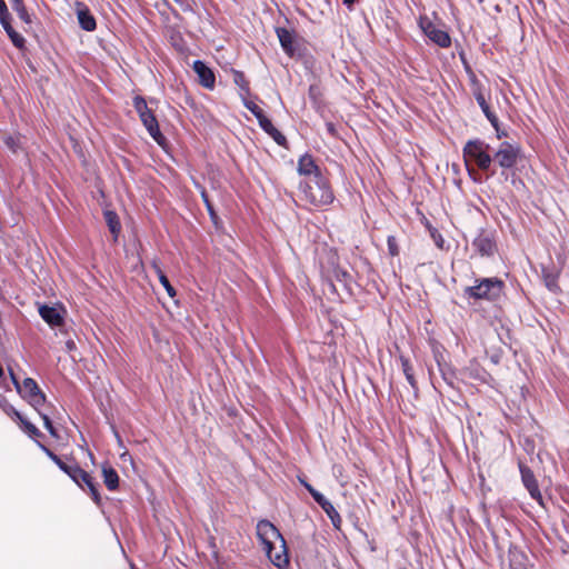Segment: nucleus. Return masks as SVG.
Wrapping results in <instances>:
<instances>
[{"label": "nucleus", "instance_id": "f257e3e1", "mask_svg": "<svg viewBox=\"0 0 569 569\" xmlns=\"http://www.w3.org/2000/svg\"><path fill=\"white\" fill-rule=\"evenodd\" d=\"M257 536L271 563L278 569H286L289 566V555L280 531L269 520L263 519L257 523Z\"/></svg>", "mask_w": 569, "mask_h": 569}, {"label": "nucleus", "instance_id": "39448f33", "mask_svg": "<svg viewBox=\"0 0 569 569\" xmlns=\"http://www.w3.org/2000/svg\"><path fill=\"white\" fill-rule=\"evenodd\" d=\"M489 146L481 140H470L463 148L467 160H473L481 170H488L492 158L488 152Z\"/></svg>", "mask_w": 569, "mask_h": 569}, {"label": "nucleus", "instance_id": "4c0bfd02", "mask_svg": "<svg viewBox=\"0 0 569 569\" xmlns=\"http://www.w3.org/2000/svg\"><path fill=\"white\" fill-rule=\"evenodd\" d=\"M0 23L6 31L9 29V27H12L10 23V13L8 10H6L3 14L0 13Z\"/></svg>", "mask_w": 569, "mask_h": 569}, {"label": "nucleus", "instance_id": "f03ea898", "mask_svg": "<svg viewBox=\"0 0 569 569\" xmlns=\"http://www.w3.org/2000/svg\"><path fill=\"white\" fill-rule=\"evenodd\" d=\"M299 189L302 199L315 207L330 204L335 199L333 192L322 174H313L310 179H305L300 182Z\"/></svg>", "mask_w": 569, "mask_h": 569}, {"label": "nucleus", "instance_id": "0eeeda50", "mask_svg": "<svg viewBox=\"0 0 569 569\" xmlns=\"http://www.w3.org/2000/svg\"><path fill=\"white\" fill-rule=\"evenodd\" d=\"M519 152L520 150L517 146L505 141L499 146L497 152L495 153V159L501 168L509 169L517 163Z\"/></svg>", "mask_w": 569, "mask_h": 569}, {"label": "nucleus", "instance_id": "6e6552de", "mask_svg": "<svg viewBox=\"0 0 569 569\" xmlns=\"http://www.w3.org/2000/svg\"><path fill=\"white\" fill-rule=\"evenodd\" d=\"M519 470L521 475V481L525 488L528 490L530 497L542 506V495L532 470L521 462H519Z\"/></svg>", "mask_w": 569, "mask_h": 569}, {"label": "nucleus", "instance_id": "4468645a", "mask_svg": "<svg viewBox=\"0 0 569 569\" xmlns=\"http://www.w3.org/2000/svg\"><path fill=\"white\" fill-rule=\"evenodd\" d=\"M260 128L268 133L279 146H286V137L272 124L271 120L264 114L258 119Z\"/></svg>", "mask_w": 569, "mask_h": 569}, {"label": "nucleus", "instance_id": "bb28decb", "mask_svg": "<svg viewBox=\"0 0 569 569\" xmlns=\"http://www.w3.org/2000/svg\"><path fill=\"white\" fill-rule=\"evenodd\" d=\"M242 102L244 107L257 118L264 116L262 109L256 104L253 101L249 100L247 97H243V93H240Z\"/></svg>", "mask_w": 569, "mask_h": 569}, {"label": "nucleus", "instance_id": "f8f14e48", "mask_svg": "<svg viewBox=\"0 0 569 569\" xmlns=\"http://www.w3.org/2000/svg\"><path fill=\"white\" fill-rule=\"evenodd\" d=\"M140 120L146 127L149 134L158 142L161 143L163 140V136L159 129L158 121L152 111H149L144 114H140Z\"/></svg>", "mask_w": 569, "mask_h": 569}, {"label": "nucleus", "instance_id": "c03bdc74", "mask_svg": "<svg viewBox=\"0 0 569 569\" xmlns=\"http://www.w3.org/2000/svg\"><path fill=\"white\" fill-rule=\"evenodd\" d=\"M301 482L305 486V488L310 492L311 496H313V493L317 492V490L308 482H306V481H301Z\"/></svg>", "mask_w": 569, "mask_h": 569}, {"label": "nucleus", "instance_id": "a878e982", "mask_svg": "<svg viewBox=\"0 0 569 569\" xmlns=\"http://www.w3.org/2000/svg\"><path fill=\"white\" fill-rule=\"evenodd\" d=\"M400 361L407 381L410 383L411 387L416 388V380L413 377L412 366L410 365L409 360L405 357H400Z\"/></svg>", "mask_w": 569, "mask_h": 569}, {"label": "nucleus", "instance_id": "5701e85b", "mask_svg": "<svg viewBox=\"0 0 569 569\" xmlns=\"http://www.w3.org/2000/svg\"><path fill=\"white\" fill-rule=\"evenodd\" d=\"M233 82L239 87L240 93H243V97H248L250 94L249 82L247 81L243 72L233 70Z\"/></svg>", "mask_w": 569, "mask_h": 569}, {"label": "nucleus", "instance_id": "393cba45", "mask_svg": "<svg viewBox=\"0 0 569 569\" xmlns=\"http://www.w3.org/2000/svg\"><path fill=\"white\" fill-rule=\"evenodd\" d=\"M19 423H20V427L23 429V431L26 433H28V436L30 438H38V437H41L42 433L40 432V430L31 422H29L24 417H22L20 420H18Z\"/></svg>", "mask_w": 569, "mask_h": 569}, {"label": "nucleus", "instance_id": "ea45409f", "mask_svg": "<svg viewBox=\"0 0 569 569\" xmlns=\"http://www.w3.org/2000/svg\"><path fill=\"white\" fill-rule=\"evenodd\" d=\"M6 144L12 150V151H16L17 148H18V142L16 141V139L13 137H8L6 139Z\"/></svg>", "mask_w": 569, "mask_h": 569}, {"label": "nucleus", "instance_id": "49530a36", "mask_svg": "<svg viewBox=\"0 0 569 569\" xmlns=\"http://www.w3.org/2000/svg\"><path fill=\"white\" fill-rule=\"evenodd\" d=\"M67 348H68L69 350H71L72 348H74V342H73V341H71V340H70V341H68V342H67Z\"/></svg>", "mask_w": 569, "mask_h": 569}, {"label": "nucleus", "instance_id": "1a4fd4ad", "mask_svg": "<svg viewBox=\"0 0 569 569\" xmlns=\"http://www.w3.org/2000/svg\"><path fill=\"white\" fill-rule=\"evenodd\" d=\"M472 246L475 250L482 257H490L497 250L493 234L485 230H481L473 239Z\"/></svg>", "mask_w": 569, "mask_h": 569}, {"label": "nucleus", "instance_id": "f704fd0d", "mask_svg": "<svg viewBox=\"0 0 569 569\" xmlns=\"http://www.w3.org/2000/svg\"><path fill=\"white\" fill-rule=\"evenodd\" d=\"M336 279L340 282H343V284H348V282L351 280V276L348 271L342 269H337L335 271Z\"/></svg>", "mask_w": 569, "mask_h": 569}, {"label": "nucleus", "instance_id": "2f4dec72", "mask_svg": "<svg viewBox=\"0 0 569 569\" xmlns=\"http://www.w3.org/2000/svg\"><path fill=\"white\" fill-rule=\"evenodd\" d=\"M545 283H546L547 288L552 292H557L559 290L558 279H557V276H555V274H551V273L546 274Z\"/></svg>", "mask_w": 569, "mask_h": 569}, {"label": "nucleus", "instance_id": "c756f323", "mask_svg": "<svg viewBox=\"0 0 569 569\" xmlns=\"http://www.w3.org/2000/svg\"><path fill=\"white\" fill-rule=\"evenodd\" d=\"M133 107L139 116L151 111L148 108L146 100L140 96L133 98Z\"/></svg>", "mask_w": 569, "mask_h": 569}, {"label": "nucleus", "instance_id": "cd10ccee", "mask_svg": "<svg viewBox=\"0 0 569 569\" xmlns=\"http://www.w3.org/2000/svg\"><path fill=\"white\" fill-rule=\"evenodd\" d=\"M6 32L16 48L22 49L24 47V38L20 33H18L12 27H9V29Z\"/></svg>", "mask_w": 569, "mask_h": 569}, {"label": "nucleus", "instance_id": "dca6fc26", "mask_svg": "<svg viewBox=\"0 0 569 569\" xmlns=\"http://www.w3.org/2000/svg\"><path fill=\"white\" fill-rule=\"evenodd\" d=\"M102 477H103V482H104L106 487L110 491H113L118 488L119 476L112 467H110L108 465H103L102 466Z\"/></svg>", "mask_w": 569, "mask_h": 569}, {"label": "nucleus", "instance_id": "f3484780", "mask_svg": "<svg viewBox=\"0 0 569 569\" xmlns=\"http://www.w3.org/2000/svg\"><path fill=\"white\" fill-rule=\"evenodd\" d=\"M277 36L284 52L290 56L293 54V37L291 32L284 28H278Z\"/></svg>", "mask_w": 569, "mask_h": 569}, {"label": "nucleus", "instance_id": "4be33fe9", "mask_svg": "<svg viewBox=\"0 0 569 569\" xmlns=\"http://www.w3.org/2000/svg\"><path fill=\"white\" fill-rule=\"evenodd\" d=\"M11 8L17 12L20 20H22L26 24L31 23V17L24 7L23 0H10Z\"/></svg>", "mask_w": 569, "mask_h": 569}, {"label": "nucleus", "instance_id": "412c9836", "mask_svg": "<svg viewBox=\"0 0 569 569\" xmlns=\"http://www.w3.org/2000/svg\"><path fill=\"white\" fill-rule=\"evenodd\" d=\"M438 368L441 373L442 379L445 382L450 386L455 387L457 377L455 370L447 363L440 362V360L437 359Z\"/></svg>", "mask_w": 569, "mask_h": 569}, {"label": "nucleus", "instance_id": "a211bd4d", "mask_svg": "<svg viewBox=\"0 0 569 569\" xmlns=\"http://www.w3.org/2000/svg\"><path fill=\"white\" fill-rule=\"evenodd\" d=\"M103 216L110 232L112 233L114 240H117L121 231V224L118 214L114 211L106 210Z\"/></svg>", "mask_w": 569, "mask_h": 569}, {"label": "nucleus", "instance_id": "aec40b11", "mask_svg": "<svg viewBox=\"0 0 569 569\" xmlns=\"http://www.w3.org/2000/svg\"><path fill=\"white\" fill-rule=\"evenodd\" d=\"M40 391L37 382L32 378H26L21 386H18V392L24 398H29L30 396Z\"/></svg>", "mask_w": 569, "mask_h": 569}, {"label": "nucleus", "instance_id": "603ef678", "mask_svg": "<svg viewBox=\"0 0 569 569\" xmlns=\"http://www.w3.org/2000/svg\"><path fill=\"white\" fill-rule=\"evenodd\" d=\"M3 376V370L2 368L0 367V378Z\"/></svg>", "mask_w": 569, "mask_h": 569}, {"label": "nucleus", "instance_id": "20e7f679", "mask_svg": "<svg viewBox=\"0 0 569 569\" xmlns=\"http://www.w3.org/2000/svg\"><path fill=\"white\" fill-rule=\"evenodd\" d=\"M503 290V282L498 278H482L476 284L465 288L463 295L475 300H496Z\"/></svg>", "mask_w": 569, "mask_h": 569}, {"label": "nucleus", "instance_id": "9b49d317", "mask_svg": "<svg viewBox=\"0 0 569 569\" xmlns=\"http://www.w3.org/2000/svg\"><path fill=\"white\" fill-rule=\"evenodd\" d=\"M193 70L199 78V82L207 89H213L216 77L212 70L202 61L196 60L193 62Z\"/></svg>", "mask_w": 569, "mask_h": 569}, {"label": "nucleus", "instance_id": "e433bc0d", "mask_svg": "<svg viewBox=\"0 0 569 569\" xmlns=\"http://www.w3.org/2000/svg\"><path fill=\"white\" fill-rule=\"evenodd\" d=\"M201 197L203 199V202L207 207V210H208L211 219L216 220V218H217L216 212H214L213 207H212L211 202L209 201L208 196L204 190L201 192Z\"/></svg>", "mask_w": 569, "mask_h": 569}, {"label": "nucleus", "instance_id": "ddd939ff", "mask_svg": "<svg viewBox=\"0 0 569 569\" xmlns=\"http://www.w3.org/2000/svg\"><path fill=\"white\" fill-rule=\"evenodd\" d=\"M39 315L51 327H59L63 322L61 311L56 307L40 306Z\"/></svg>", "mask_w": 569, "mask_h": 569}, {"label": "nucleus", "instance_id": "7ed1b4c3", "mask_svg": "<svg viewBox=\"0 0 569 569\" xmlns=\"http://www.w3.org/2000/svg\"><path fill=\"white\" fill-rule=\"evenodd\" d=\"M38 446L46 452V455L64 472L67 473L79 487L83 488L87 486L89 489L91 497L96 503H100V493L98 491L97 485L94 483L92 477L80 468L77 463L67 465L63 462L56 453H53L50 449H48L44 445L37 441Z\"/></svg>", "mask_w": 569, "mask_h": 569}, {"label": "nucleus", "instance_id": "79ce46f5", "mask_svg": "<svg viewBox=\"0 0 569 569\" xmlns=\"http://www.w3.org/2000/svg\"><path fill=\"white\" fill-rule=\"evenodd\" d=\"M8 369H9V373H10L11 380H12L16 389L18 390V386H21V383L19 382L18 378L13 373L12 369L10 367Z\"/></svg>", "mask_w": 569, "mask_h": 569}, {"label": "nucleus", "instance_id": "8fccbe9b", "mask_svg": "<svg viewBox=\"0 0 569 569\" xmlns=\"http://www.w3.org/2000/svg\"><path fill=\"white\" fill-rule=\"evenodd\" d=\"M328 130H329V131H331V132L333 131V126H332V123H328Z\"/></svg>", "mask_w": 569, "mask_h": 569}, {"label": "nucleus", "instance_id": "a18cd8bd", "mask_svg": "<svg viewBox=\"0 0 569 569\" xmlns=\"http://www.w3.org/2000/svg\"><path fill=\"white\" fill-rule=\"evenodd\" d=\"M6 10H8L6 2L0 0V13L3 14Z\"/></svg>", "mask_w": 569, "mask_h": 569}, {"label": "nucleus", "instance_id": "de8ad7c7", "mask_svg": "<svg viewBox=\"0 0 569 569\" xmlns=\"http://www.w3.org/2000/svg\"><path fill=\"white\" fill-rule=\"evenodd\" d=\"M342 1H343V3H345V4H347V6H349V7H350L351 4H353V2H355L356 0H342Z\"/></svg>", "mask_w": 569, "mask_h": 569}, {"label": "nucleus", "instance_id": "c9c22d12", "mask_svg": "<svg viewBox=\"0 0 569 569\" xmlns=\"http://www.w3.org/2000/svg\"><path fill=\"white\" fill-rule=\"evenodd\" d=\"M3 411L11 418L16 419L17 421L20 420L23 416L11 405H6L3 407Z\"/></svg>", "mask_w": 569, "mask_h": 569}, {"label": "nucleus", "instance_id": "a19ab883", "mask_svg": "<svg viewBox=\"0 0 569 569\" xmlns=\"http://www.w3.org/2000/svg\"><path fill=\"white\" fill-rule=\"evenodd\" d=\"M151 267L157 274L158 279H160V274H164V272L161 270L160 264L157 260H153L151 263Z\"/></svg>", "mask_w": 569, "mask_h": 569}, {"label": "nucleus", "instance_id": "473e14b6", "mask_svg": "<svg viewBox=\"0 0 569 569\" xmlns=\"http://www.w3.org/2000/svg\"><path fill=\"white\" fill-rule=\"evenodd\" d=\"M39 415L40 417L42 418L43 420V426L44 428L49 431V433L52 436V437H58L57 435V430L56 428L53 427L52 425V421L51 419L49 418V416L42 411H39Z\"/></svg>", "mask_w": 569, "mask_h": 569}, {"label": "nucleus", "instance_id": "2eb2a0df", "mask_svg": "<svg viewBox=\"0 0 569 569\" xmlns=\"http://www.w3.org/2000/svg\"><path fill=\"white\" fill-rule=\"evenodd\" d=\"M298 172L305 176V179H310L313 174H321L318 166L315 163L310 154H303L298 161Z\"/></svg>", "mask_w": 569, "mask_h": 569}, {"label": "nucleus", "instance_id": "b1692460", "mask_svg": "<svg viewBox=\"0 0 569 569\" xmlns=\"http://www.w3.org/2000/svg\"><path fill=\"white\" fill-rule=\"evenodd\" d=\"M322 509L327 513V516L330 518V520L332 522V526L336 529H340L342 520H341V517H340L339 512L333 507V505L331 502L325 503Z\"/></svg>", "mask_w": 569, "mask_h": 569}, {"label": "nucleus", "instance_id": "72a5a7b5", "mask_svg": "<svg viewBox=\"0 0 569 569\" xmlns=\"http://www.w3.org/2000/svg\"><path fill=\"white\" fill-rule=\"evenodd\" d=\"M160 283L163 286V288L166 289L167 293L169 295V297L171 298H174L176 295H177V291L176 289L171 286V283L169 282L168 278L166 274H160V279H159Z\"/></svg>", "mask_w": 569, "mask_h": 569}, {"label": "nucleus", "instance_id": "3c124183", "mask_svg": "<svg viewBox=\"0 0 569 569\" xmlns=\"http://www.w3.org/2000/svg\"><path fill=\"white\" fill-rule=\"evenodd\" d=\"M496 130H497V136H498V138H501V137L505 134V133H502V132H499V129H498V128H497Z\"/></svg>", "mask_w": 569, "mask_h": 569}, {"label": "nucleus", "instance_id": "423d86ee", "mask_svg": "<svg viewBox=\"0 0 569 569\" xmlns=\"http://www.w3.org/2000/svg\"><path fill=\"white\" fill-rule=\"evenodd\" d=\"M418 23L423 33L432 42L441 48L450 47L451 39L449 34L445 30L437 28L428 17H420Z\"/></svg>", "mask_w": 569, "mask_h": 569}, {"label": "nucleus", "instance_id": "37998d69", "mask_svg": "<svg viewBox=\"0 0 569 569\" xmlns=\"http://www.w3.org/2000/svg\"><path fill=\"white\" fill-rule=\"evenodd\" d=\"M176 3H178L183 10L189 9V2L188 0H173Z\"/></svg>", "mask_w": 569, "mask_h": 569}, {"label": "nucleus", "instance_id": "58836bf2", "mask_svg": "<svg viewBox=\"0 0 569 569\" xmlns=\"http://www.w3.org/2000/svg\"><path fill=\"white\" fill-rule=\"evenodd\" d=\"M312 498L317 501V503L323 508L325 503H329L330 501L319 491L315 492Z\"/></svg>", "mask_w": 569, "mask_h": 569}, {"label": "nucleus", "instance_id": "9d476101", "mask_svg": "<svg viewBox=\"0 0 569 569\" xmlns=\"http://www.w3.org/2000/svg\"><path fill=\"white\" fill-rule=\"evenodd\" d=\"M76 13H77L78 22H79L81 29L89 31V32L96 30V28H97L96 19L92 16V13L90 12L89 8L84 3L80 2V1L76 2Z\"/></svg>", "mask_w": 569, "mask_h": 569}, {"label": "nucleus", "instance_id": "c85d7f7f", "mask_svg": "<svg viewBox=\"0 0 569 569\" xmlns=\"http://www.w3.org/2000/svg\"><path fill=\"white\" fill-rule=\"evenodd\" d=\"M27 400L39 412V411H41L39 408L46 402V396L40 390L37 393H34V395L30 396L29 398H27Z\"/></svg>", "mask_w": 569, "mask_h": 569}, {"label": "nucleus", "instance_id": "6ab92c4d", "mask_svg": "<svg viewBox=\"0 0 569 569\" xmlns=\"http://www.w3.org/2000/svg\"><path fill=\"white\" fill-rule=\"evenodd\" d=\"M476 97V100L479 104V107L481 108L482 112L485 113L486 118L490 121V123L492 124V127L495 129H497V124H498V118L497 116L490 110L486 99H485V96L479 91L475 94Z\"/></svg>", "mask_w": 569, "mask_h": 569}, {"label": "nucleus", "instance_id": "7c9ffc66", "mask_svg": "<svg viewBox=\"0 0 569 569\" xmlns=\"http://www.w3.org/2000/svg\"><path fill=\"white\" fill-rule=\"evenodd\" d=\"M388 252L390 256L396 257L399 254V246L395 236H388L387 238Z\"/></svg>", "mask_w": 569, "mask_h": 569}, {"label": "nucleus", "instance_id": "09e8293b", "mask_svg": "<svg viewBox=\"0 0 569 569\" xmlns=\"http://www.w3.org/2000/svg\"><path fill=\"white\" fill-rule=\"evenodd\" d=\"M442 242H443V239L441 238V236H439V239L436 240L437 246L441 247Z\"/></svg>", "mask_w": 569, "mask_h": 569}]
</instances>
